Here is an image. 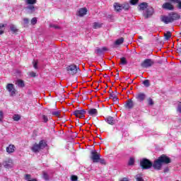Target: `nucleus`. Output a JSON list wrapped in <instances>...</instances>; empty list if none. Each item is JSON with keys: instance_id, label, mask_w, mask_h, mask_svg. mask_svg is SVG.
I'll list each match as a JSON object with an SVG mask.
<instances>
[{"instance_id": "obj_1", "label": "nucleus", "mask_w": 181, "mask_h": 181, "mask_svg": "<svg viewBox=\"0 0 181 181\" xmlns=\"http://www.w3.org/2000/svg\"><path fill=\"white\" fill-rule=\"evenodd\" d=\"M172 160L168 156L163 154L156 159L153 163L148 158H143L140 161V166L144 170L151 169L153 168L154 170H162V166L163 165H168L171 163Z\"/></svg>"}, {"instance_id": "obj_2", "label": "nucleus", "mask_w": 181, "mask_h": 181, "mask_svg": "<svg viewBox=\"0 0 181 181\" xmlns=\"http://www.w3.org/2000/svg\"><path fill=\"white\" fill-rule=\"evenodd\" d=\"M91 160L93 163H100V165H107V161L103 158H101V153L100 151H97L95 149L91 150Z\"/></svg>"}, {"instance_id": "obj_3", "label": "nucleus", "mask_w": 181, "mask_h": 181, "mask_svg": "<svg viewBox=\"0 0 181 181\" xmlns=\"http://www.w3.org/2000/svg\"><path fill=\"white\" fill-rule=\"evenodd\" d=\"M47 146V143H46V141L41 140L40 141L39 144H35L33 147L31 148V151L34 152L35 153H37V152H39L42 151V149H45Z\"/></svg>"}, {"instance_id": "obj_4", "label": "nucleus", "mask_w": 181, "mask_h": 181, "mask_svg": "<svg viewBox=\"0 0 181 181\" xmlns=\"http://www.w3.org/2000/svg\"><path fill=\"white\" fill-rule=\"evenodd\" d=\"M47 146V143H46V141L41 140L40 141L39 144H35L33 147L31 148V151L34 152L35 153H37V152H39L42 151V149H45Z\"/></svg>"}, {"instance_id": "obj_5", "label": "nucleus", "mask_w": 181, "mask_h": 181, "mask_svg": "<svg viewBox=\"0 0 181 181\" xmlns=\"http://www.w3.org/2000/svg\"><path fill=\"white\" fill-rule=\"evenodd\" d=\"M66 71L70 76H76L80 71V67L73 64L66 67Z\"/></svg>"}, {"instance_id": "obj_6", "label": "nucleus", "mask_w": 181, "mask_h": 181, "mask_svg": "<svg viewBox=\"0 0 181 181\" xmlns=\"http://www.w3.org/2000/svg\"><path fill=\"white\" fill-rule=\"evenodd\" d=\"M6 88L8 93H10L11 97L16 95V89L15 86L13 83H8L6 86Z\"/></svg>"}, {"instance_id": "obj_7", "label": "nucleus", "mask_w": 181, "mask_h": 181, "mask_svg": "<svg viewBox=\"0 0 181 181\" xmlns=\"http://www.w3.org/2000/svg\"><path fill=\"white\" fill-rule=\"evenodd\" d=\"M155 62L151 59H146L141 64V66L143 69H148V67H152Z\"/></svg>"}, {"instance_id": "obj_8", "label": "nucleus", "mask_w": 181, "mask_h": 181, "mask_svg": "<svg viewBox=\"0 0 181 181\" xmlns=\"http://www.w3.org/2000/svg\"><path fill=\"white\" fill-rule=\"evenodd\" d=\"M13 160L12 158H6L3 161V165L6 169H11V168H13Z\"/></svg>"}, {"instance_id": "obj_9", "label": "nucleus", "mask_w": 181, "mask_h": 181, "mask_svg": "<svg viewBox=\"0 0 181 181\" xmlns=\"http://www.w3.org/2000/svg\"><path fill=\"white\" fill-rule=\"evenodd\" d=\"M85 114H86V110H75L74 112V115H75L76 118H80L81 119H83V118H84Z\"/></svg>"}, {"instance_id": "obj_10", "label": "nucleus", "mask_w": 181, "mask_h": 181, "mask_svg": "<svg viewBox=\"0 0 181 181\" xmlns=\"http://www.w3.org/2000/svg\"><path fill=\"white\" fill-rule=\"evenodd\" d=\"M134 100L132 99H128L125 104H124V108H126V110H132V108H134Z\"/></svg>"}, {"instance_id": "obj_11", "label": "nucleus", "mask_w": 181, "mask_h": 181, "mask_svg": "<svg viewBox=\"0 0 181 181\" xmlns=\"http://www.w3.org/2000/svg\"><path fill=\"white\" fill-rule=\"evenodd\" d=\"M170 16V18L171 19V22H175V21H177L178 19H180V15H179L176 12H171L168 14Z\"/></svg>"}, {"instance_id": "obj_12", "label": "nucleus", "mask_w": 181, "mask_h": 181, "mask_svg": "<svg viewBox=\"0 0 181 181\" xmlns=\"http://www.w3.org/2000/svg\"><path fill=\"white\" fill-rule=\"evenodd\" d=\"M87 8L83 7L78 9V11L76 13L77 16H79L80 18H83L85 15H87Z\"/></svg>"}, {"instance_id": "obj_13", "label": "nucleus", "mask_w": 181, "mask_h": 181, "mask_svg": "<svg viewBox=\"0 0 181 181\" xmlns=\"http://www.w3.org/2000/svg\"><path fill=\"white\" fill-rule=\"evenodd\" d=\"M146 98V95L144 93H139L136 95V100L142 103Z\"/></svg>"}, {"instance_id": "obj_14", "label": "nucleus", "mask_w": 181, "mask_h": 181, "mask_svg": "<svg viewBox=\"0 0 181 181\" xmlns=\"http://www.w3.org/2000/svg\"><path fill=\"white\" fill-rule=\"evenodd\" d=\"M98 114V110H97V108L92 107L91 117L92 118H93V121H95V122H97V121H98V117H97Z\"/></svg>"}, {"instance_id": "obj_15", "label": "nucleus", "mask_w": 181, "mask_h": 181, "mask_svg": "<svg viewBox=\"0 0 181 181\" xmlns=\"http://www.w3.org/2000/svg\"><path fill=\"white\" fill-rule=\"evenodd\" d=\"M160 21H161V22H163V23H165V25H168V23H172V21H171L169 15L168 16H161Z\"/></svg>"}, {"instance_id": "obj_16", "label": "nucleus", "mask_w": 181, "mask_h": 181, "mask_svg": "<svg viewBox=\"0 0 181 181\" xmlns=\"http://www.w3.org/2000/svg\"><path fill=\"white\" fill-rule=\"evenodd\" d=\"M163 8L166 9L167 11H174L175 6L169 2H166L163 4Z\"/></svg>"}, {"instance_id": "obj_17", "label": "nucleus", "mask_w": 181, "mask_h": 181, "mask_svg": "<svg viewBox=\"0 0 181 181\" xmlns=\"http://www.w3.org/2000/svg\"><path fill=\"white\" fill-rule=\"evenodd\" d=\"M15 84L18 87V88H23V87H25V81L22 79H17Z\"/></svg>"}, {"instance_id": "obj_18", "label": "nucleus", "mask_w": 181, "mask_h": 181, "mask_svg": "<svg viewBox=\"0 0 181 181\" xmlns=\"http://www.w3.org/2000/svg\"><path fill=\"white\" fill-rule=\"evenodd\" d=\"M107 50H108V49H107L106 47H103V48H96L95 49V53H96V54H103V52H107Z\"/></svg>"}, {"instance_id": "obj_19", "label": "nucleus", "mask_w": 181, "mask_h": 181, "mask_svg": "<svg viewBox=\"0 0 181 181\" xmlns=\"http://www.w3.org/2000/svg\"><path fill=\"white\" fill-rule=\"evenodd\" d=\"M111 98L113 100L114 103H119L118 98L117 97V94L114 93V92H112V93L110 94L109 100H111Z\"/></svg>"}, {"instance_id": "obj_20", "label": "nucleus", "mask_w": 181, "mask_h": 181, "mask_svg": "<svg viewBox=\"0 0 181 181\" xmlns=\"http://www.w3.org/2000/svg\"><path fill=\"white\" fill-rule=\"evenodd\" d=\"M15 146L10 144L8 147H6V152L8 153H13V152H15Z\"/></svg>"}, {"instance_id": "obj_21", "label": "nucleus", "mask_w": 181, "mask_h": 181, "mask_svg": "<svg viewBox=\"0 0 181 181\" xmlns=\"http://www.w3.org/2000/svg\"><path fill=\"white\" fill-rule=\"evenodd\" d=\"M114 8L116 12H121V11H122V4H120L119 3H115Z\"/></svg>"}, {"instance_id": "obj_22", "label": "nucleus", "mask_w": 181, "mask_h": 181, "mask_svg": "<svg viewBox=\"0 0 181 181\" xmlns=\"http://www.w3.org/2000/svg\"><path fill=\"white\" fill-rule=\"evenodd\" d=\"M146 13L145 16L146 19H148V18H151V16L153 15V9L148 8L146 11Z\"/></svg>"}, {"instance_id": "obj_23", "label": "nucleus", "mask_w": 181, "mask_h": 181, "mask_svg": "<svg viewBox=\"0 0 181 181\" xmlns=\"http://www.w3.org/2000/svg\"><path fill=\"white\" fill-rule=\"evenodd\" d=\"M106 122L109 125H114L115 124V120L114 119V117L109 116L106 118Z\"/></svg>"}, {"instance_id": "obj_24", "label": "nucleus", "mask_w": 181, "mask_h": 181, "mask_svg": "<svg viewBox=\"0 0 181 181\" xmlns=\"http://www.w3.org/2000/svg\"><path fill=\"white\" fill-rule=\"evenodd\" d=\"M103 26V23H98V22H95L93 24V29H100Z\"/></svg>"}, {"instance_id": "obj_25", "label": "nucleus", "mask_w": 181, "mask_h": 181, "mask_svg": "<svg viewBox=\"0 0 181 181\" xmlns=\"http://www.w3.org/2000/svg\"><path fill=\"white\" fill-rule=\"evenodd\" d=\"M123 43H124V37H120V38L116 40V41L115 42V45H116V46L122 45Z\"/></svg>"}, {"instance_id": "obj_26", "label": "nucleus", "mask_w": 181, "mask_h": 181, "mask_svg": "<svg viewBox=\"0 0 181 181\" xmlns=\"http://www.w3.org/2000/svg\"><path fill=\"white\" fill-rule=\"evenodd\" d=\"M164 37L165 40H169L172 37V33L170 31H168L166 33H164Z\"/></svg>"}, {"instance_id": "obj_27", "label": "nucleus", "mask_w": 181, "mask_h": 181, "mask_svg": "<svg viewBox=\"0 0 181 181\" xmlns=\"http://www.w3.org/2000/svg\"><path fill=\"white\" fill-rule=\"evenodd\" d=\"M139 8L141 9V11H144L148 8V4L146 2H143L139 4Z\"/></svg>"}, {"instance_id": "obj_28", "label": "nucleus", "mask_w": 181, "mask_h": 181, "mask_svg": "<svg viewBox=\"0 0 181 181\" xmlns=\"http://www.w3.org/2000/svg\"><path fill=\"white\" fill-rule=\"evenodd\" d=\"M129 4L128 3H124L122 4V9H124V11H129Z\"/></svg>"}, {"instance_id": "obj_29", "label": "nucleus", "mask_w": 181, "mask_h": 181, "mask_svg": "<svg viewBox=\"0 0 181 181\" xmlns=\"http://www.w3.org/2000/svg\"><path fill=\"white\" fill-rule=\"evenodd\" d=\"M120 64H122V66H125L126 64H128L127 58H125V57L120 58Z\"/></svg>"}, {"instance_id": "obj_30", "label": "nucleus", "mask_w": 181, "mask_h": 181, "mask_svg": "<svg viewBox=\"0 0 181 181\" xmlns=\"http://www.w3.org/2000/svg\"><path fill=\"white\" fill-rule=\"evenodd\" d=\"M5 24L0 23V35H4L5 32Z\"/></svg>"}, {"instance_id": "obj_31", "label": "nucleus", "mask_w": 181, "mask_h": 181, "mask_svg": "<svg viewBox=\"0 0 181 181\" xmlns=\"http://www.w3.org/2000/svg\"><path fill=\"white\" fill-rule=\"evenodd\" d=\"M28 9L30 11V13H33V12L36 11V8H35V6L33 4H30V6H28Z\"/></svg>"}, {"instance_id": "obj_32", "label": "nucleus", "mask_w": 181, "mask_h": 181, "mask_svg": "<svg viewBox=\"0 0 181 181\" xmlns=\"http://www.w3.org/2000/svg\"><path fill=\"white\" fill-rule=\"evenodd\" d=\"M37 1L36 0H26L25 3L27 5H35L36 4Z\"/></svg>"}, {"instance_id": "obj_33", "label": "nucleus", "mask_w": 181, "mask_h": 181, "mask_svg": "<svg viewBox=\"0 0 181 181\" xmlns=\"http://www.w3.org/2000/svg\"><path fill=\"white\" fill-rule=\"evenodd\" d=\"M10 29H11V32H13V33H17V32H18V28H16V26H15V25H11L10 27Z\"/></svg>"}, {"instance_id": "obj_34", "label": "nucleus", "mask_w": 181, "mask_h": 181, "mask_svg": "<svg viewBox=\"0 0 181 181\" xmlns=\"http://www.w3.org/2000/svg\"><path fill=\"white\" fill-rule=\"evenodd\" d=\"M148 105H153L155 104V102H153V100L151 98H148L147 99Z\"/></svg>"}, {"instance_id": "obj_35", "label": "nucleus", "mask_w": 181, "mask_h": 181, "mask_svg": "<svg viewBox=\"0 0 181 181\" xmlns=\"http://www.w3.org/2000/svg\"><path fill=\"white\" fill-rule=\"evenodd\" d=\"M52 115H54V117H57L58 118H59L60 117V111L52 112Z\"/></svg>"}, {"instance_id": "obj_36", "label": "nucleus", "mask_w": 181, "mask_h": 181, "mask_svg": "<svg viewBox=\"0 0 181 181\" xmlns=\"http://www.w3.org/2000/svg\"><path fill=\"white\" fill-rule=\"evenodd\" d=\"M13 121H19L21 119V115H14L13 117Z\"/></svg>"}, {"instance_id": "obj_37", "label": "nucleus", "mask_w": 181, "mask_h": 181, "mask_svg": "<svg viewBox=\"0 0 181 181\" xmlns=\"http://www.w3.org/2000/svg\"><path fill=\"white\" fill-rule=\"evenodd\" d=\"M42 119H43V122H45V124L49 122V118L45 115H42Z\"/></svg>"}, {"instance_id": "obj_38", "label": "nucleus", "mask_w": 181, "mask_h": 181, "mask_svg": "<svg viewBox=\"0 0 181 181\" xmlns=\"http://www.w3.org/2000/svg\"><path fill=\"white\" fill-rule=\"evenodd\" d=\"M143 84L146 86V87H149L151 84L149 83V80L146 79L143 81Z\"/></svg>"}, {"instance_id": "obj_39", "label": "nucleus", "mask_w": 181, "mask_h": 181, "mask_svg": "<svg viewBox=\"0 0 181 181\" xmlns=\"http://www.w3.org/2000/svg\"><path fill=\"white\" fill-rule=\"evenodd\" d=\"M43 179L46 181L49 180V175H47L46 172L43 173Z\"/></svg>"}, {"instance_id": "obj_40", "label": "nucleus", "mask_w": 181, "mask_h": 181, "mask_svg": "<svg viewBox=\"0 0 181 181\" xmlns=\"http://www.w3.org/2000/svg\"><path fill=\"white\" fill-rule=\"evenodd\" d=\"M129 165L131 166L132 165H134V163H135V159H134L133 158H131L129 160Z\"/></svg>"}, {"instance_id": "obj_41", "label": "nucleus", "mask_w": 181, "mask_h": 181, "mask_svg": "<svg viewBox=\"0 0 181 181\" xmlns=\"http://www.w3.org/2000/svg\"><path fill=\"white\" fill-rule=\"evenodd\" d=\"M136 181H144V178L141 177V175H137L136 176Z\"/></svg>"}, {"instance_id": "obj_42", "label": "nucleus", "mask_w": 181, "mask_h": 181, "mask_svg": "<svg viewBox=\"0 0 181 181\" xmlns=\"http://www.w3.org/2000/svg\"><path fill=\"white\" fill-rule=\"evenodd\" d=\"M129 2L131 5H136L139 2V0H130Z\"/></svg>"}, {"instance_id": "obj_43", "label": "nucleus", "mask_w": 181, "mask_h": 181, "mask_svg": "<svg viewBox=\"0 0 181 181\" xmlns=\"http://www.w3.org/2000/svg\"><path fill=\"white\" fill-rule=\"evenodd\" d=\"M78 179V177L77 175H71V181H77Z\"/></svg>"}, {"instance_id": "obj_44", "label": "nucleus", "mask_w": 181, "mask_h": 181, "mask_svg": "<svg viewBox=\"0 0 181 181\" xmlns=\"http://www.w3.org/2000/svg\"><path fill=\"white\" fill-rule=\"evenodd\" d=\"M37 23V19L36 18H33L31 20V24L33 25H36Z\"/></svg>"}, {"instance_id": "obj_45", "label": "nucleus", "mask_w": 181, "mask_h": 181, "mask_svg": "<svg viewBox=\"0 0 181 181\" xmlns=\"http://www.w3.org/2000/svg\"><path fill=\"white\" fill-rule=\"evenodd\" d=\"M177 111L180 113H181V102L178 103Z\"/></svg>"}, {"instance_id": "obj_46", "label": "nucleus", "mask_w": 181, "mask_h": 181, "mask_svg": "<svg viewBox=\"0 0 181 181\" xmlns=\"http://www.w3.org/2000/svg\"><path fill=\"white\" fill-rule=\"evenodd\" d=\"M81 97V93L78 91L77 93L75 94V98H76L77 100Z\"/></svg>"}, {"instance_id": "obj_47", "label": "nucleus", "mask_w": 181, "mask_h": 181, "mask_svg": "<svg viewBox=\"0 0 181 181\" xmlns=\"http://www.w3.org/2000/svg\"><path fill=\"white\" fill-rule=\"evenodd\" d=\"M29 76H30V77H33V78H35V77H36V73H35V72H33V71H30V72L29 73Z\"/></svg>"}, {"instance_id": "obj_48", "label": "nucleus", "mask_w": 181, "mask_h": 181, "mask_svg": "<svg viewBox=\"0 0 181 181\" xmlns=\"http://www.w3.org/2000/svg\"><path fill=\"white\" fill-rule=\"evenodd\" d=\"M177 53L181 55V45H178L177 47Z\"/></svg>"}, {"instance_id": "obj_49", "label": "nucleus", "mask_w": 181, "mask_h": 181, "mask_svg": "<svg viewBox=\"0 0 181 181\" xmlns=\"http://www.w3.org/2000/svg\"><path fill=\"white\" fill-rule=\"evenodd\" d=\"M30 177H32V176L30 175H29V174H26L25 175V180H30Z\"/></svg>"}, {"instance_id": "obj_50", "label": "nucleus", "mask_w": 181, "mask_h": 181, "mask_svg": "<svg viewBox=\"0 0 181 181\" xmlns=\"http://www.w3.org/2000/svg\"><path fill=\"white\" fill-rule=\"evenodd\" d=\"M23 22L25 25H28V23H29V18H24Z\"/></svg>"}, {"instance_id": "obj_51", "label": "nucleus", "mask_w": 181, "mask_h": 181, "mask_svg": "<svg viewBox=\"0 0 181 181\" xmlns=\"http://www.w3.org/2000/svg\"><path fill=\"white\" fill-rule=\"evenodd\" d=\"M33 67H34V69H37V62H35L33 63Z\"/></svg>"}, {"instance_id": "obj_52", "label": "nucleus", "mask_w": 181, "mask_h": 181, "mask_svg": "<svg viewBox=\"0 0 181 181\" xmlns=\"http://www.w3.org/2000/svg\"><path fill=\"white\" fill-rule=\"evenodd\" d=\"M169 172V168H165V169H164V173H168Z\"/></svg>"}, {"instance_id": "obj_53", "label": "nucleus", "mask_w": 181, "mask_h": 181, "mask_svg": "<svg viewBox=\"0 0 181 181\" xmlns=\"http://www.w3.org/2000/svg\"><path fill=\"white\" fill-rule=\"evenodd\" d=\"M0 118H4V112L0 111Z\"/></svg>"}, {"instance_id": "obj_54", "label": "nucleus", "mask_w": 181, "mask_h": 181, "mask_svg": "<svg viewBox=\"0 0 181 181\" xmlns=\"http://www.w3.org/2000/svg\"><path fill=\"white\" fill-rule=\"evenodd\" d=\"M87 114H88V115H91V109H88Z\"/></svg>"}, {"instance_id": "obj_55", "label": "nucleus", "mask_w": 181, "mask_h": 181, "mask_svg": "<svg viewBox=\"0 0 181 181\" xmlns=\"http://www.w3.org/2000/svg\"><path fill=\"white\" fill-rule=\"evenodd\" d=\"M94 105H95V108H99V107H100V105H98V103H95Z\"/></svg>"}, {"instance_id": "obj_56", "label": "nucleus", "mask_w": 181, "mask_h": 181, "mask_svg": "<svg viewBox=\"0 0 181 181\" xmlns=\"http://www.w3.org/2000/svg\"><path fill=\"white\" fill-rule=\"evenodd\" d=\"M51 28H54V29H59L57 25H52Z\"/></svg>"}, {"instance_id": "obj_57", "label": "nucleus", "mask_w": 181, "mask_h": 181, "mask_svg": "<svg viewBox=\"0 0 181 181\" xmlns=\"http://www.w3.org/2000/svg\"><path fill=\"white\" fill-rule=\"evenodd\" d=\"M109 93H110V94H112V93H114V91H112V90L110 89Z\"/></svg>"}, {"instance_id": "obj_58", "label": "nucleus", "mask_w": 181, "mask_h": 181, "mask_svg": "<svg viewBox=\"0 0 181 181\" xmlns=\"http://www.w3.org/2000/svg\"><path fill=\"white\" fill-rule=\"evenodd\" d=\"M116 77H119V73L117 71V73L116 74Z\"/></svg>"}, {"instance_id": "obj_59", "label": "nucleus", "mask_w": 181, "mask_h": 181, "mask_svg": "<svg viewBox=\"0 0 181 181\" xmlns=\"http://www.w3.org/2000/svg\"><path fill=\"white\" fill-rule=\"evenodd\" d=\"M1 168H2V164L0 163V172H1Z\"/></svg>"}, {"instance_id": "obj_60", "label": "nucleus", "mask_w": 181, "mask_h": 181, "mask_svg": "<svg viewBox=\"0 0 181 181\" xmlns=\"http://www.w3.org/2000/svg\"><path fill=\"white\" fill-rule=\"evenodd\" d=\"M2 119H4V118L0 117V122H2Z\"/></svg>"}, {"instance_id": "obj_61", "label": "nucleus", "mask_w": 181, "mask_h": 181, "mask_svg": "<svg viewBox=\"0 0 181 181\" xmlns=\"http://www.w3.org/2000/svg\"><path fill=\"white\" fill-rule=\"evenodd\" d=\"M93 73H95V71H96L95 69H94L93 70Z\"/></svg>"}, {"instance_id": "obj_62", "label": "nucleus", "mask_w": 181, "mask_h": 181, "mask_svg": "<svg viewBox=\"0 0 181 181\" xmlns=\"http://www.w3.org/2000/svg\"><path fill=\"white\" fill-rule=\"evenodd\" d=\"M139 39H142V37H139Z\"/></svg>"}, {"instance_id": "obj_63", "label": "nucleus", "mask_w": 181, "mask_h": 181, "mask_svg": "<svg viewBox=\"0 0 181 181\" xmlns=\"http://www.w3.org/2000/svg\"><path fill=\"white\" fill-rule=\"evenodd\" d=\"M104 77H107V74L104 76Z\"/></svg>"}, {"instance_id": "obj_64", "label": "nucleus", "mask_w": 181, "mask_h": 181, "mask_svg": "<svg viewBox=\"0 0 181 181\" xmlns=\"http://www.w3.org/2000/svg\"><path fill=\"white\" fill-rule=\"evenodd\" d=\"M180 36H181V32L180 33Z\"/></svg>"}]
</instances>
